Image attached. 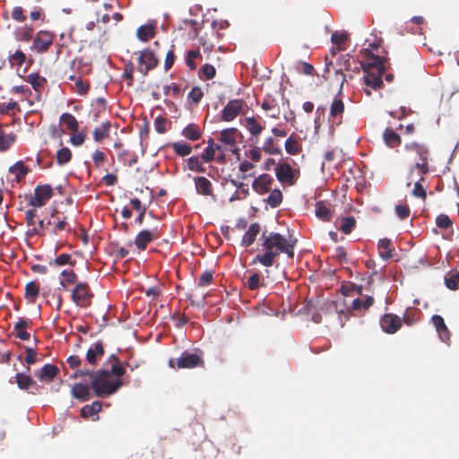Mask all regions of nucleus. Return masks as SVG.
<instances>
[{
    "label": "nucleus",
    "mask_w": 459,
    "mask_h": 459,
    "mask_svg": "<svg viewBox=\"0 0 459 459\" xmlns=\"http://www.w3.org/2000/svg\"><path fill=\"white\" fill-rule=\"evenodd\" d=\"M247 158L254 162H258L261 160L262 154L259 149L254 148L248 151Z\"/></svg>",
    "instance_id": "obj_61"
},
{
    "label": "nucleus",
    "mask_w": 459,
    "mask_h": 459,
    "mask_svg": "<svg viewBox=\"0 0 459 459\" xmlns=\"http://www.w3.org/2000/svg\"><path fill=\"white\" fill-rule=\"evenodd\" d=\"M60 122L64 124L67 129L75 133L78 131L79 123L76 118L70 113H64L60 117Z\"/></svg>",
    "instance_id": "obj_27"
},
{
    "label": "nucleus",
    "mask_w": 459,
    "mask_h": 459,
    "mask_svg": "<svg viewBox=\"0 0 459 459\" xmlns=\"http://www.w3.org/2000/svg\"><path fill=\"white\" fill-rule=\"evenodd\" d=\"M285 149L289 154L296 155L300 152V144L298 140L290 136L285 142Z\"/></svg>",
    "instance_id": "obj_40"
},
{
    "label": "nucleus",
    "mask_w": 459,
    "mask_h": 459,
    "mask_svg": "<svg viewBox=\"0 0 459 459\" xmlns=\"http://www.w3.org/2000/svg\"><path fill=\"white\" fill-rule=\"evenodd\" d=\"M391 245V240L387 238H383L378 242L380 256L384 260H387L393 255Z\"/></svg>",
    "instance_id": "obj_33"
},
{
    "label": "nucleus",
    "mask_w": 459,
    "mask_h": 459,
    "mask_svg": "<svg viewBox=\"0 0 459 459\" xmlns=\"http://www.w3.org/2000/svg\"><path fill=\"white\" fill-rule=\"evenodd\" d=\"M139 70L147 74L148 71L153 69L158 65V59L151 50H143L140 52L138 56Z\"/></svg>",
    "instance_id": "obj_11"
},
{
    "label": "nucleus",
    "mask_w": 459,
    "mask_h": 459,
    "mask_svg": "<svg viewBox=\"0 0 459 459\" xmlns=\"http://www.w3.org/2000/svg\"><path fill=\"white\" fill-rule=\"evenodd\" d=\"M72 152L67 147L61 148L56 153V162L62 166L70 161Z\"/></svg>",
    "instance_id": "obj_41"
},
{
    "label": "nucleus",
    "mask_w": 459,
    "mask_h": 459,
    "mask_svg": "<svg viewBox=\"0 0 459 459\" xmlns=\"http://www.w3.org/2000/svg\"><path fill=\"white\" fill-rule=\"evenodd\" d=\"M424 181V175H418V179L414 183L412 195L415 197L426 199L427 193L426 188L423 186L422 182Z\"/></svg>",
    "instance_id": "obj_34"
},
{
    "label": "nucleus",
    "mask_w": 459,
    "mask_h": 459,
    "mask_svg": "<svg viewBox=\"0 0 459 459\" xmlns=\"http://www.w3.org/2000/svg\"><path fill=\"white\" fill-rule=\"evenodd\" d=\"M12 17L13 20L18 21V22H24L26 19L25 15L23 14V10L20 6H16L13 9V11L12 13Z\"/></svg>",
    "instance_id": "obj_60"
},
{
    "label": "nucleus",
    "mask_w": 459,
    "mask_h": 459,
    "mask_svg": "<svg viewBox=\"0 0 459 459\" xmlns=\"http://www.w3.org/2000/svg\"><path fill=\"white\" fill-rule=\"evenodd\" d=\"M361 66L364 75V83L366 85L365 93L371 95L372 90H378L383 86L382 76L385 73V64L382 57L374 56L371 51H365V59L361 61Z\"/></svg>",
    "instance_id": "obj_2"
},
{
    "label": "nucleus",
    "mask_w": 459,
    "mask_h": 459,
    "mask_svg": "<svg viewBox=\"0 0 459 459\" xmlns=\"http://www.w3.org/2000/svg\"><path fill=\"white\" fill-rule=\"evenodd\" d=\"M344 111V103L343 101L335 97L333 100L330 108V117L336 119L339 118Z\"/></svg>",
    "instance_id": "obj_30"
},
{
    "label": "nucleus",
    "mask_w": 459,
    "mask_h": 459,
    "mask_svg": "<svg viewBox=\"0 0 459 459\" xmlns=\"http://www.w3.org/2000/svg\"><path fill=\"white\" fill-rule=\"evenodd\" d=\"M16 141V134L5 132L0 127V152H6Z\"/></svg>",
    "instance_id": "obj_22"
},
{
    "label": "nucleus",
    "mask_w": 459,
    "mask_h": 459,
    "mask_svg": "<svg viewBox=\"0 0 459 459\" xmlns=\"http://www.w3.org/2000/svg\"><path fill=\"white\" fill-rule=\"evenodd\" d=\"M282 202V193L280 189H273L270 192L266 203L273 208L279 206Z\"/></svg>",
    "instance_id": "obj_36"
},
{
    "label": "nucleus",
    "mask_w": 459,
    "mask_h": 459,
    "mask_svg": "<svg viewBox=\"0 0 459 459\" xmlns=\"http://www.w3.org/2000/svg\"><path fill=\"white\" fill-rule=\"evenodd\" d=\"M261 228L258 223H253L249 226L248 230L244 234L241 246L243 247H250L255 240L256 237L260 233Z\"/></svg>",
    "instance_id": "obj_20"
},
{
    "label": "nucleus",
    "mask_w": 459,
    "mask_h": 459,
    "mask_svg": "<svg viewBox=\"0 0 459 459\" xmlns=\"http://www.w3.org/2000/svg\"><path fill=\"white\" fill-rule=\"evenodd\" d=\"M129 368L128 364L120 363L115 355H111L106 362V368L97 373H126Z\"/></svg>",
    "instance_id": "obj_15"
},
{
    "label": "nucleus",
    "mask_w": 459,
    "mask_h": 459,
    "mask_svg": "<svg viewBox=\"0 0 459 459\" xmlns=\"http://www.w3.org/2000/svg\"><path fill=\"white\" fill-rule=\"evenodd\" d=\"M238 135L239 133L237 128L231 127L223 129L220 134V141L231 150L236 145Z\"/></svg>",
    "instance_id": "obj_18"
},
{
    "label": "nucleus",
    "mask_w": 459,
    "mask_h": 459,
    "mask_svg": "<svg viewBox=\"0 0 459 459\" xmlns=\"http://www.w3.org/2000/svg\"><path fill=\"white\" fill-rule=\"evenodd\" d=\"M161 232L157 227L150 230H141L134 238V245L140 251L146 249L149 243L158 239Z\"/></svg>",
    "instance_id": "obj_6"
},
{
    "label": "nucleus",
    "mask_w": 459,
    "mask_h": 459,
    "mask_svg": "<svg viewBox=\"0 0 459 459\" xmlns=\"http://www.w3.org/2000/svg\"><path fill=\"white\" fill-rule=\"evenodd\" d=\"M61 274L64 277V279L60 281V284L63 287H65L66 284L74 283L76 281V274L73 270H63Z\"/></svg>",
    "instance_id": "obj_46"
},
{
    "label": "nucleus",
    "mask_w": 459,
    "mask_h": 459,
    "mask_svg": "<svg viewBox=\"0 0 459 459\" xmlns=\"http://www.w3.org/2000/svg\"><path fill=\"white\" fill-rule=\"evenodd\" d=\"M275 174L279 181L288 185H293L297 178V172L290 164L282 162L275 167Z\"/></svg>",
    "instance_id": "obj_10"
},
{
    "label": "nucleus",
    "mask_w": 459,
    "mask_h": 459,
    "mask_svg": "<svg viewBox=\"0 0 459 459\" xmlns=\"http://www.w3.org/2000/svg\"><path fill=\"white\" fill-rule=\"evenodd\" d=\"M216 74V70L213 65L210 64L204 65L199 70V77L203 80H211Z\"/></svg>",
    "instance_id": "obj_39"
},
{
    "label": "nucleus",
    "mask_w": 459,
    "mask_h": 459,
    "mask_svg": "<svg viewBox=\"0 0 459 459\" xmlns=\"http://www.w3.org/2000/svg\"><path fill=\"white\" fill-rule=\"evenodd\" d=\"M431 319L442 342H447L450 339V333L443 317L438 315H434Z\"/></svg>",
    "instance_id": "obj_19"
},
{
    "label": "nucleus",
    "mask_w": 459,
    "mask_h": 459,
    "mask_svg": "<svg viewBox=\"0 0 459 459\" xmlns=\"http://www.w3.org/2000/svg\"><path fill=\"white\" fill-rule=\"evenodd\" d=\"M261 108L267 115L273 118H279L281 114V108L278 101L272 96L267 95L262 104Z\"/></svg>",
    "instance_id": "obj_16"
},
{
    "label": "nucleus",
    "mask_w": 459,
    "mask_h": 459,
    "mask_svg": "<svg viewBox=\"0 0 459 459\" xmlns=\"http://www.w3.org/2000/svg\"><path fill=\"white\" fill-rule=\"evenodd\" d=\"M91 296L89 286L85 283H78L72 292L73 301L80 307L89 306Z\"/></svg>",
    "instance_id": "obj_9"
},
{
    "label": "nucleus",
    "mask_w": 459,
    "mask_h": 459,
    "mask_svg": "<svg viewBox=\"0 0 459 459\" xmlns=\"http://www.w3.org/2000/svg\"><path fill=\"white\" fill-rule=\"evenodd\" d=\"M55 34L48 30H39L30 47V49L37 53H44L48 51L50 46L53 44Z\"/></svg>",
    "instance_id": "obj_5"
},
{
    "label": "nucleus",
    "mask_w": 459,
    "mask_h": 459,
    "mask_svg": "<svg viewBox=\"0 0 459 459\" xmlns=\"http://www.w3.org/2000/svg\"><path fill=\"white\" fill-rule=\"evenodd\" d=\"M217 156L218 155L216 154L215 148L206 147L202 154V159L205 162H210L214 159H217Z\"/></svg>",
    "instance_id": "obj_54"
},
{
    "label": "nucleus",
    "mask_w": 459,
    "mask_h": 459,
    "mask_svg": "<svg viewBox=\"0 0 459 459\" xmlns=\"http://www.w3.org/2000/svg\"><path fill=\"white\" fill-rule=\"evenodd\" d=\"M67 364L71 369H75L81 365V359L78 356H70L67 359Z\"/></svg>",
    "instance_id": "obj_63"
},
{
    "label": "nucleus",
    "mask_w": 459,
    "mask_h": 459,
    "mask_svg": "<svg viewBox=\"0 0 459 459\" xmlns=\"http://www.w3.org/2000/svg\"><path fill=\"white\" fill-rule=\"evenodd\" d=\"M174 59H175L174 51L172 49H170L169 51H168V53L166 55V59H165V63H164L165 70L168 71L171 68V66L173 65V63H174Z\"/></svg>",
    "instance_id": "obj_62"
},
{
    "label": "nucleus",
    "mask_w": 459,
    "mask_h": 459,
    "mask_svg": "<svg viewBox=\"0 0 459 459\" xmlns=\"http://www.w3.org/2000/svg\"><path fill=\"white\" fill-rule=\"evenodd\" d=\"M173 151L181 157L189 155L192 152V147L183 142H176L172 143Z\"/></svg>",
    "instance_id": "obj_38"
},
{
    "label": "nucleus",
    "mask_w": 459,
    "mask_h": 459,
    "mask_svg": "<svg viewBox=\"0 0 459 459\" xmlns=\"http://www.w3.org/2000/svg\"><path fill=\"white\" fill-rule=\"evenodd\" d=\"M348 39V35L345 32H334L332 34L331 40L337 46L339 50L343 49V45Z\"/></svg>",
    "instance_id": "obj_43"
},
{
    "label": "nucleus",
    "mask_w": 459,
    "mask_h": 459,
    "mask_svg": "<svg viewBox=\"0 0 459 459\" xmlns=\"http://www.w3.org/2000/svg\"><path fill=\"white\" fill-rule=\"evenodd\" d=\"M72 257L68 254H61L56 259L49 263L50 266H62L72 264Z\"/></svg>",
    "instance_id": "obj_47"
},
{
    "label": "nucleus",
    "mask_w": 459,
    "mask_h": 459,
    "mask_svg": "<svg viewBox=\"0 0 459 459\" xmlns=\"http://www.w3.org/2000/svg\"><path fill=\"white\" fill-rule=\"evenodd\" d=\"M39 293V287L35 281H30L25 286V298L34 303Z\"/></svg>",
    "instance_id": "obj_29"
},
{
    "label": "nucleus",
    "mask_w": 459,
    "mask_h": 459,
    "mask_svg": "<svg viewBox=\"0 0 459 459\" xmlns=\"http://www.w3.org/2000/svg\"><path fill=\"white\" fill-rule=\"evenodd\" d=\"M195 188L198 194L209 195L212 194V183L204 177H198L195 180Z\"/></svg>",
    "instance_id": "obj_24"
},
{
    "label": "nucleus",
    "mask_w": 459,
    "mask_h": 459,
    "mask_svg": "<svg viewBox=\"0 0 459 459\" xmlns=\"http://www.w3.org/2000/svg\"><path fill=\"white\" fill-rule=\"evenodd\" d=\"M245 106L246 104L242 100H230L221 111V119L226 122L234 120L242 113Z\"/></svg>",
    "instance_id": "obj_8"
},
{
    "label": "nucleus",
    "mask_w": 459,
    "mask_h": 459,
    "mask_svg": "<svg viewBox=\"0 0 459 459\" xmlns=\"http://www.w3.org/2000/svg\"><path fill=\"white\" fill-rule=\"evenodd\" d=\"M445 281L448 289L456 290L459 284V272L446 277Z\"/></svg>",
    "instance_id": "obj_50"
},
{
    "label": "nucleus",
    "mask_w": 459,
    "mask_h": 459,
    "mask_svg": "<svg viewBox=\"0 0 459 459\" xmlns=\"http://www.w3.org/2000/svg\"><path fill=\"white\" fill-rule=\"evenodd\" d=\"M187 168L192 171L204 172V168L198 157L193 156L187 160Z\"/></svg>",
    "instance_id": "obj_44"
},
{
    "label": "nucleus",
    "mask_w": 459,
    "mask_h": 459,
    "mask_svg": "<svg viewBox=\"0 0 459 459\" xmlns=\"http://www.w3.org/2000/svg\"><path fill=\"white\" fill-rule=\"evenodd\" d=\"M374 303V299L372 296H367L365 299L363 297L355 299L352 302V308L355 310H367Z\"/></svg>",
    "instance_id": "obj_28"
},
{
    "label": "nucleus",
    "mask_w": 459,
    "mask_h": 459,
    "mask_svg": "<svg viewBox=\"0 0 459 459\" xmlns=\"http://www.w3.org/2000/svg\"><path fill=\"white\" fill-rule=\"evenodd\" d=\"M204 362L200 353L188 351L182 352L178 359L169 360L171 368H175L176 365L179 369L204 367Z\"/></svg>",
    "instance_id": "obj_4"
},
{
    "label": "nucleus",
    "mask_w": 459,
    "mask_h": 459,
    "mask_svg": "<svg viewBox=\"0 0 459 459\" xmlns=\"http://www.w3.org/2000/svg\"><path fill=\"white\" fill-rule=\"evenodd\" d=\"M117 180V177L115 175H113V174H107L102 178V181L107 186H113V185H115Z\"/></svg>",
    "instance_id": "obj_64"
},
{
    "label": "nucleus",
    "mask_w": 459,
    "mask_h": 459,
    "mask_svg": "<svg viewBox=\"0 0 459 459\" xmlns=\"http://www.w3.org/2000/svg\"><path fill=\"white\" fill-rule=\"evenodd\" d=\"M8 59L11 65H18L20 67L24 64L26 55L21 50H16L13 55L9 56Z\"/></svg>",
    "instance_id": "obj_42"
},
{
    "label": "nucleus",
    "mask_w": 459,
    "mask_h": 459,
    "mask_svg": "<svg viewBox=\"0 0 459 459\" xmlns=\"http://www.w3.org/2000/svg\"><path fill=\"white\" fill-rule=\"evenodd\" d=\"M53 190L50 186H39L34 190V195L30 198V205L40 208L52 197Z\"/></svg>",
    "instance_id": "obj_7"
},
{
    "label": "nucleus",
    "mask_w": 459,
    "mask_h": 459,
    "mask_svg": "<svg viewBox=\"0 0 459 459\" xmlns=\"http://www.w3.org/2000/svg\"><path fill=\"white\" fill-rule=\"evenodd\" d=\"M380 325L384 332L394 333L402 325L401 318L393 314H385L380 320Z\"/></svg>",
    "instance_id": "obj_12"
},
{
    "label": "nucleus",
    "mask_w": 459,
    "mask_h": 459,
    "mask_svg": "<svg viewBox=\"0 0 459 459\" xmlns=\"http://www.w3.org/2000/svg\"><path fill=\"white\" fill-rule=\"evenodd\" d=\"M260 241V252L253 259L252 264L259 263L264 267H271L281 254H286L290 258L294 255L295 239L287 238L277 232H270L263 233Z\"/></svg>",
    "instance_id": "obj_1"
},
{
    "label": "nucleus",
    "mask_w": 459,
    "mask_h": 459,
    "mask_svg": "<svg viewBox=\"0 0 459 459\" xmlns=\"http://www.w3.org/2000/svg\"><path fill=\"white\" fill-rule=\"evenodd\" d=\"M85 138L86 133L84 131H77L70 137V143L74 146H81L83 144Z\"/></svg>",
    "instance_id": "obj_49"
},
{
    "label": "nucleus",
    "mask_w": 459,
    "mask_h": 459,
    "mask_svg": "<svg viewBox=\"0 0 459 459\" xmlns=\"http://www.w3.org/2000/svg\"><path fill=\"white\" fill-rule=\"evenodd\" d=\"M26 81L30 83L32 88L39 92L46 83V79L38 74H30L27 76Z\"/></svg>",
    "instance_id": "obj_32"
},
{
    "label": "nucleus",
    "mask_w": 459,
    "mask_h": 459,
    "mask_svg": "<svg viewBox=\"0 0 459 459\" xmlns=\"http://www.w3.org/2000/svg\"><path fill=\"white\" fill-rule=\"evenodd\" d=\"M104 355V347L101 342L93 343L87 351L86 361L88 364L94 366L98 360Z\"/></svg>",
    "instance_id": "obj_17"
},
{
    "label": "nucleus",
    "mask_w": 459,
    "mask_h": 459,
    "mask_svg": "<svg viewBox=\"0 0 459 459\" xmlns=\"http://www.w3.org/2000/svg\"><path fill=\"white\" fill-rule=\"evenodd\" d=\"M355 220L352 217H346L342 220L341 230L345 234H349L351 232L353 228L355 227Z\"/></svg>",
    "instance_id": "obj_48"
},
{
    "label": "nucleus",
    "mask_w": 459,
    "mask_h": 459,
    "mask_svg": "<svg viewBox=\"0 0 459 459\" xmlns=\"http://www.w3.org/2000/svg\"><path fill=\"white\" fill-rule=\"evenodd\" d=\"M395 213L401 220H404L409 217L410 209L407 205L399 204L395 207Z\"/></svg>",
    "instance_id": "obj_55"
},
{
    "label": "nucleus",
    "mask_w": 459,
    "mask_h": 459,
    "mask_svg": "<svg viewBox=\"0 0 459 459\" xmlns=\"http://www.w3.org/2000/svg\"><path fill=\"white\" fill-rule=\"evenodd\" d=\"M104 160H105L104 152H102L99 150H97L93 152L92 160L96 167H100L101 165V163L104 161Z\"/></svg>",
    "instance_id": "obj_59"
},
{
    "label": "nucleus",
    "mask_w": 459,
    "mask_h": 459,
    "mask_svg": "<svg viewBox=\"0 0 459 459\" xmlns=\"http://www.w3.org/2000/svg\"><path fill=\"white\" fill-rule=\"evenodd\" d=\"M212 278H213L212 273H211L209 271L204 272V273H202V275L199 278L198 286L205 287V286L210 285L212 281Z\"/></svg>",
    "instance_id": "obj_52"
},
{
    "label": "nucleus",
    "mask_w": 459,
    "mask_h": 459,
    "mask_svg": "<svg viewBox=\"0 0 459 459\" xmlns=\"http://www.w3.org/2000/svg\"><path fill=\"white\" fill-rule=\"evenodd\" d=\"M156 34V26L153 23L142 25L137 29L136 36L139 40L147 42L152 39Z\"/></svg>",
    "instance_id": "obj_21"
},
{
    "label": "nucleus",
    "mask_w": 459,
    "mask_h": 459,
    "mask_svg": "<svg viewBox=\"0 0 459 459\" xmlns=\"http://www.w3.org/2000/svg\"><path fill=\"white\" fill-rule=\"evenodd\" d=\"M404 148L409 157L414 160V165L410 170L411 176L412 177L415 173L417 175L428 174L429 172V161L430 160L429 148L416 142L405 144Z\"/></svg>",
    "instance_id": "obj_3"
},
{
    "label": "nucleus",
    "mask_w": 459,
    "mask_h": 459,
    "mask_svg": "<svg viewBox=\"0 0 459 459\" xmlns=\"http://www.w3.org/2000/svg\"><path fill=\"white\" fill-rule=\"evenodd\" d=\"M9 172L15 176L17 182H20L28 173V169L22 161H18L13 166L10 167Z\"/></svg>",
    "instance_id": "obj_31"
},
{
    "label": "nucleus",
    "mask_w": 459,
    "mask_h": 459,
    "mask_svg": "<svg viewBox=\"0 0 459 459\" xmlns=\"http://www.w3.org/2000/svg\"><path fill=\"white\" fill-rule=\"evenodd\" d=\"M273 139L272 137H269L264 145V150L269 154H277L280 152L278 148L273 147Z\"/></svg>",
    "instance_id": "obj_57"
},
{
    "label": "nucleus",
    "mask_w": 459,
    "mask_h": 459,
    "mask_svg": "<svg viewBox=\"0 0 459 459\" xmlns=\"http://www.w3.org/2000/svg\"><path fill=\"white\" fill-rule=\"evenodd\" d=\"M36 357H37V354H36L35 351L32 348H27L26 349V355H25V358H24V361L28 365L35 363L36 362Z\"/></svg>",
    "instance_id": "obj_58"
},
{
    "label": "nucleus",
    "mask_w": 459,
    "mask_h": 459,
    "mask_svg": "<svg viewBox=\"0 0 459 459\" xmlns=\"http://www.w3.org/2000/svg\"><path fill=\"white\" fill-rule=\"evenodd\" d=\"M245 127L247 130L253 135L258 136L262 133L264 126L258 121L257 118L254 117H249L245 119Z\"/></svg>",
    "instance_id": "obj_23"
},
{
    "label": "nucleus",
    "mask_w": 459,
    "mask_h": 459,
    "mask_svg": "<svg viewBox=\"0 0 459 459\" xmlns=\"http://www.w3.org/2000/svg\"><path fill=\"white\" fill-rule=\"evenodd\" d=\"M261 277L258 273H253L247 281V285L250 290H256L260 286Z\"/></svg>",
    "instance_id": "obj_53"
},
{
    "label": "nucleus",
    "mask_w": 459,
    "mask_h": 459,
    "mask_svg": "<svg viewBox=\"0 0 459 459\" xmlns=\"http://www.w3.org/2000/svg\"><path fill=\"white\" fill-rule=\"evenodd\" d=\"M316 215L322 221H329L331 218V210L323 202H318L316 204Z\"/></svg>",
    "instance_id": "obj_35"
},
{
    "label": "nucleus",
    "mask_w": 459,
    "mask_h": 459,
    "mask_svg": "<svg viewBox=\"0 0 459 459\" xmlns=\"http://www.w3.org/2000/svg\"><path fill=\"white\" fill-rule=\"evenodd\" d=\"M182 135L187 140L196 141L201 138L202 133L197 125L189 124L183 129Z\"/></svg>",
    "instance_id": "obj_25"
},
{
    "label": "nucleus",
    "mask_w": 459,
    "mask_h": 459,
    "mask_svg": "<svg viewBox=\"0 0 459 459\" xmlns=\"http://www.w3.org/2000/svg\"><path fill=\"white\" fill-rule=\"evenodd\" d=\"M201 56L199 50H189L187 52L186 62L190 70H195L196 64L195 63V59L200 58Z\"/></svg>",
    "instance_id": "obj_45"
},
{
    "label": "nucleus",
    "mask_w": 459,
    "mask_h": 459,
    "mask_svg": "<svg viewBox=\"0 0 459 459\" xmlns=\"http://www.w3.org/2000/svg\"><path fill=\"white\" fill-rule=\"evenodd\" d=\"M384 140L390 148H395L401 144L400 135L390 128L385 129L384 132Z\"/></svg>",
    "instance_id": "obj_26"
},
{
    "label": "nucleus",
    "mask_w": 459,
    "mask_h": 459,
    "mask_svg": "<svg viewBox=\"0 0 459 459\" xmlns=\"http://www.w3.org/2000/svg\"><path fill=\"white\" fill-rule=\"evenodd\" d=\"M273 183V178L271 176L268 174H262L255 178L252 187L256 193L263 195L271 190Z\"/></svg>",
    "instance_id": "obj_13"
},
{
    "label": "nucleus",
    "mask_w": 459,
    "mask_h": 459,
    "mask_svg": "<svg viewBox=\"0 0 459 459\" xmlns=\"http://www.w3.org/2000/svg\"><path fill=\"white\" fill-rule=\"evenodd\" d=\"M110 125L109 123H103L100 126L96 127L93 132V138L96 142H101L104 138L108 135Z\"/></svg>",
    "instance_id": "obj_37"
},
{
    "label": "nucleus",
    "mask_w": 459,
    "mask_h": 459,
    "mask_svg": "<svg viewBox=\"0 0 459 459\" xmlns=\"http://www.w3.org/2000/svg\"><path fill=\"white\" fill-rule=\"evenodd\" d=\"M31 321L20 317L17 322L14 324L13 333L19 338L20 340L26 341L30 337L28 329L30 328Z\"/></svg>",
    "instance_id": "obj_14"
},
{
    "label": "nucleus",
    "mask_w": 459,
    "mask_h": 459,
    "mask_svg": "<svg viewBox=\"0 0 459 459\" xmlns=\"http://www.w3.org/2000/svg\"><path fill=\"white\" fill-rule=\"evenodd\" d=\"M188 98L193 102L198 103L201 100V99L203 98V91L198 87H195L189 92Z\"/></svg>",
    "instance_id": "obj_56"
},
{
    "label": "nucleus",
    "mask_w": 459,
    "mask_h": 459,
    "mask_svg": "<svg viewBox=\"0 0 459 459\" xmlns=\"http://www.w3.org/2000/svg\"><path fill=\"white\" fill-rule=\"evenodd\" d=\"M436 223L441 229H448L452 226V221L446 214H440L437 217Z\"/></svg>",
    "instance_id": "obj_51"
}]
</instances>
